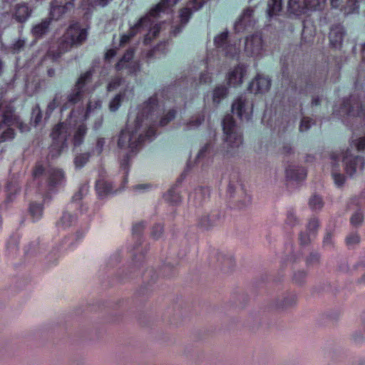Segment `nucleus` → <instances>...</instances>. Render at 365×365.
<instances>
[{
    "mask_svg": "<svg viewBox=\"0 0 365 365\" xmlns=\"http://www.w3.org/2000/svg\"><path fill=\"white\" fill-rule=\"evenodd\" d=\"M157 106L155 96L150 97L141 106L133 123L128 124L126 128L120 132L118 141L119 148L130 149L134 152L145 138L150 139L155 135L154 111Z\"/></svg>",
    "mask_w": 365,
    "mask_h": 365,
    "instance_id": "f257e3e1",
    "label": "nucleus"
},
{
    "mask_svg": "<svg viewBox=\"0 0 365 365\" xmlns=\"http://www.w3.org/2000/svg\"><path fill=\"white\" fill-rule=\"evenodd\" d=\"M222 128L224 133L223 155L228 158L238 155L243 144V137L232 115L225 116L222 120Z\"/></svg>",
    "mask_w": 365,
    "mask_h": 365,
    "instance_id": "f03ea898",
    "label": "nucleus"
},
{
    "mask_svg": "<svg viewBox=\"0 0 365 365\" xmlns=\"http://www.w3.org/2000/svg\"><path fill=\"white\" fill-rule=\"evenodd\" d=\"M87 38V29L81 27L79 22L72 21L59 41L58 52L56 57H59L61 53L70 51L73 47L82 45Z\"/></svg>",
    "mask_w": 365,
    "mask_h": 365,
    "instance_id": "7ed1b4c3",
    "label": "nucleus"
},
{
    "mask_svg": "<svg viewBox=\"0 0 365 365\" xmlns=\"http://www.w3.org/2000/svg\"><path fill=\"white\" fill-rule=\"evenodd\" d=\"M71 130L66 122L57 124L51 132L52 143L50 148L51 158L58 156L68 147Z\"/></svg>",
    "mask_w": 365,
    "mask_h": 365,
    "instance_id": "20e7f679",
    "label": "nucleus"
},
{
    "mask_svg": "<svg viewBox=\"0 0 365 365\" xmlns=\"http://www.w3.org/2000/svg\"><path fill=\"white\" fill-rule=\"evenodd\" d=\"M351 152V150L347 149L341 157L346 173L351 177L361 173L365 168L364 158L355 155Z\"/></svg>",
    "mask_w": 365,
    "mask_h": 365,
    "instance_id": "39448f33",
    "label": "nucleus"
},
{
    "mask_svg": "<svg viewBox=\"0 0 365 365\" xmlns=\"http://www.w3.org/2000/svg\"><path fill=\"white\" fill-rule=\"evenodd\" d=\"M232 110L241 120H248L252 115V103L246 97L241 96L232 103Z\"/></svg>",
    "mask_w": 365,
    "mask_h": 365,
    "instance_id": "423d86ee",
    "label": "nucleus"
},
{
    "mask_svg": "<svg viewBox=\"0 0 365 365\" xmlns=\"http://www.w3.org/2000/svg\"><path fill=\"white\" fill-rule=\"evenodd\" d=\"M92 73L88 71L78 79L74 88L68 96V103L72 105L79 102L83 97V88L91 81Z\"/></svg>",
    "mask_w": 365,
    "mask_h": 365,
    "instance_id": "0eeeda50",
    "label": "nucleus"
},
{
    "mask_svg": "<svg viewBox=\"0 0 365 365\" xmlns=\"http://www.w3.org/2000/svg\"><path fill=\"white\" fill-rule=\"evenodd\" d=\"M341 109L342 113H345L348 115L365 118V104L354 96H351L350 99L345 101Z\"/></svg>",
    "mask_w": 365,
    "mask_h": 365,
    "instance_id": "6e6552de",
    "label": "nucleus"
},
{
    "mask_svg": "<svg viewBox=\"0 0 365 365\" xmlns=\"http://www.w3.org/2000/svg\"><path fill=\"white\" fill-rule=\"evenodd\" d=\"M264 50V41L260 34L256 33L247 37L245 43V51L250 56H257Z\"/></svg>",
    "mask_w": 365,
    "mask_h": 365,
    "instance_id": "1a4fd4ad",
    "label": "nucleus"
},
{
    "mask_svg": "<svg viewBox=\"0 0 365 365\" xmlns=\"http://www.w3.org/2000/svg\"><path fill=\"white\" fill-rule=\"evenodd\" d=\"M75 4L73 0H70L64 4H59L58 1H54L50 4L49 16L51 21H58L63 15L73 9Z\"/></svg>",
    "mask_w": 365,
    "mask_h": 365,
    "instance_id": "9d476101",
    "label": "nucleus"
},
{
    "mask_svg": "<svg viewBox=\"0 0 365 365\" xmlns=\"http://www.w3.org/2000/svg\"><path fill=\"white\" fill-rule=\"evenodd\" d=\"M46 178L48 190L51 191L63 185L66 181L63 171L55 168L46 170Z\"/></svg>",
    "mask_w": 365,
    "mask_h": 365,
    "instance_id": "9b49d317",
    "label": "nucleus"
},
{
    "mask_svg": "<svg viewBox=\"0 0 365 365\" xmlns=\"http://www.w3.org/2000/svg\"><path fill=\"white\" fill-rule=\"evenodd\" d=\"M33 9L26 2L15 4L11 10L12 17L19 23L26 22L31 16Z\"/></svg>",
    "mask_w": 365,
    "mask_h": 365,
    "instance_id": "f8f14e48",
    "label": "nucleus"
},
{
    "mask_svg": "<svg viewBox=\"0 0 365 365\" xmlns=\"http://www.w3.org/2000/svg\"><path fill=\"white\" fill-rule=\"evenodd\" d=\"M6 125L17 127L22 133L29 130V127L21 122L19 119L13 114L11 108L5 110L3 113V120L0 122V129L4 128Z\"/></svg>",
    "mask_w": 365,
    "mask_h": 365,
    "instance_id": "ddd939ff",
    "label": "nucleus"
},
{
    "mask_svg": "<svg viewBox=\"0 0 365 365\" xmlns=\"http://www.w3.org/2000/svg\"><path fill=\"white\" fill-rule=\"evenodd\" d=\"M206 0H190L187 6L180 10V18L182 24H186L193 12L200 9Z\"/></svg>",
    "mask_w": 365,
    "mask_h": 365,
    "instance_id": "4468645a",
    "label": "nucleus"
},
{
    "mask_svg": "<svg viewBox=\"0 0 365 365\" xmlns=\"http://www.w3.org/2000/svg\"><path fill=\"white\" fill-rule=\"evenodd\" d=\"M271 86V81L268 77L258 75L249 86L251 93H258L267 92Z\"/></svg>",
    "mask_w": 365,
    "mask_h": 365,
    "instance_id": "2eb2a0df",
    "label": "nucleus"
},
{
    "mask_svg": "<svg viewBox=\"0 0 365 365\" xmlns=\"http://www.w3.org/2000/svg\"><path fill=\"white\" fill-rule=\"evenodd\" d=\"M296 303L297 296L294 294H287L275 299L272 306L275 309L282 311L293 307Z\"/></svg>",
    "mask_w": 365,
    "mask_h": 365,
    "instance_id": "dca6fc26",
    "label": "nucleus"
},
{
    "mask_svg": "<svg viewBox=\"0 0 365 365\" xmlns=\"http://www.w3.org/2000/svg\"><path fill=\"white\" fill-rule=\"evenodd\" d=\"M319 223L316 218H314L308 223L309 234L302 232L299 235V242L302 245H307L312 240L317 238Z\"/></svg>",
    "mask_w": 365,
    "mask_h": 365,
    "instance_id": "f3484780",
    "label": "nucleus"
},
{
    "mask_svg": "<svg viewBox=\"0 0 365 365\" xmlns=\"http://www.w3.org/2000/svg\"><path fill=\"white\" fill-rule=\"evenodd\" d=\"M150 25V21L148 16H143L132 27L127 34H123L120 38V45L128 43L138 32L141 31V27Z\"/></svg>",
    "mask_w": 365,
    "mask_h": 365,
    "instance_id": "a211bd4d",
    "label": "nucleus"
},
{
    "mask_svg": "<svg viewBox=\"0 0 365 365\" xmlns=\"http://www.w3.org/2000/svg\"><path fill=\"white\" fill-rule=\"evenodd\" d=\"M344 34L345 31L342 26L336 25L332 26L329 33V41L331 45L336 48H340Z\"/></svg>",
    "mask_w": 365,
    "mask_h": 365,
    "instance_id": "6ab92c4d",
    "label": "nucleus"
},
{
    "mask_svg": "<svg viewBox=\"0 0 365 365\" xmlns=\"http://www.w3.org/2000/svg\"><path fill=\"white\" fill-rule=\"evenodd\" d=\"M210 196V190L207 187H197L189 195V201L195 205H200Z\"/></svg>",
    "mask_w": 365,
    "mask_h": 365,
    "instance_id": "aec40b11",
    "label": "nucleus"
},
{
    "mask_svg": "<svg viewBox=\"0 0 365 365\" xmlns=\"http://www.w3.org/2000/svg\"><path fill=\"white\" fill-rule=\"evenodd\" d=\"M246 68L243 65H240L233 68L228 73V83L230 85L237 86L242 83V78L246 73Z\"/></svg>",
    "mask_w": 365,
    "mask_h": 365,
    "instance_id": "412c9836",
    "label": "nucleus"
},
{
    "mask_svg": "<svg viewBox=\"0 0 365 365\" xmlns=\"http://www.w3.org/2000/svg\"><path fill=\"white\" fill-rule=\"evenodd\" d=\"M221 214L215 211L202 216L200 220L199 224L202 228L208 230L217 225L221 220Z\"/></svg>",
    "mask_w": 365,
    "mask_h": 365,
    "instance_id": "4be33fe9",
    "label": "nucleus"
},
{
    "mask_svg": "<svg viewBox=\"0 0 365 365\" xmlns=\"http://www.w3.org/2000/svg\"><path fill=\"white\" fill-rule=\"evenodd\" d=\"M306 175V170L302 167L290 165L286 169V177L290 180H302L305 178Z\"/></svg>",
    "mask_w": 365,
    "mask_h": 365,
    "instance_id": "5701e85b",
    "label": "nucleus"
},
{
    "mask_svg": "<svg viewBox=\"0 0 365 365\" xmlns=\"http://www.w3.org/2000/svg\"><path fill=\"white\" fill-rule=\"evenodd\" d=\"M51 19L45 18L40 23L34 25L31 29L32 34L36 38H41L48 33L51 24Z\"/></svg>",
    "mask_w": 365,
    "mask_h": 365,
    "instance_id": "b1692460",
    "label": "nucleus"
},
{
    "mask_svg": "<svg viewBox=\"0 0 365 365\" xmlns=\"http://www.w3.org/2000/svg\"><path fill=\"white\" fill-rule=\"evenodd\" d=\"M180 0H161L150 11L152 16H158L161 12H165L176 5Z\"/></svg>",
    "mask_w": 365,
    "mask_h": 365,
    "instance_id": "393cba45",
    "label": "nucleus"
},
{
    "mask_svg": "<svg viewBox=\"0 0 365 365\" xmlns=\"http://www.w3.org/2000/svg\"><path fill=\"white\" fill-rule=\"evenodd\" d=\"M288 10L290 13L297 16L307 14L305 0H289Z\"/></svg>",
    "mask_w": 365,
    "mask_h": 365,
    "instance_id": "a878e982",
    "label": "nucleus"
},
{
    "mask_svg": "<svg viewBox=\"0 0 365 365\" xmlns=\"http://www.w3.org/2000/svg\"><path fill=\"white\" fill-rule=\"evenodd\" d=\"M145 16H148L150 21V25L145 26L144 25L143 27H141V31L148 29L149 32L145 36L144 42L145 43H148L149 41H151L152 38H155L158 36V33L160 32V26L158 24H155L153 26V24H154L153 21L150 19V16L155 17L156 16H152L149 13L148 15H146Z\"/></svg>",
    "mask_w": 365,
    "mask_h": 365,
    "instance_id": "bb28decb",
    "label": "nucleus"
},
{
    "mask_svg": "<svg viewBox=\"0 0 365 365\" xmlns=\"http://www.w3.org/2000/svg\"><path fill=\"white\" fill-rule=\"evenodd\" d=\"M76 222V216L69 212H63L61 220L57 222V226L60 229L66 230L73 225Z\"/></svg>",
    "mask_w": 365,
    "mask_h": 365,
    "instance_id": "cd10ccee",
    "label": "nucleus"
},
{
    "mask_svg": "<svg viewBox=\"0 0 365 365\" xmlns=\"http://www.w3.org/2000/svg\"><path fill=\"white\" fill-rule=\"evenodd\" d=\"M87 128L84 123H81L74 133L73 143L74 147L79 146L83 142L84 136L86 133Z\"/></svg>",
    "mask_w": 365,
    "mask_h": 365,
    "instance_id": "c85d7f7f",
    "label": "nucleus"
},
{
    "mask_svg": "<svg viewBox=\"0 0 365 365\" xmlns=\"http://www.w3.org/2000/svg\"><path fill=\"white\" fill-rule=\"evenodd\" d=\"M282 0H269L267 4V14L272 17L282 10Z\"/></svg>",
    "mask_w": 365,
    "mask_h": 365,
    "instance_id": "c756f323",
    "label": "nucleus"
},
{
    "mask_svg": "<svg viewBox=\"0 0 365 365\" xmlns=\"http://www.w3.org/2000/svg\"><path fill=\"white\" fill-rule=\"evenodd\" d=\"M133 58V51L132 49L128 50L122 58L116 64V69L120 71L123 68H129L130 61Z\"/></svg>",
    "mask_w": 365,
    "mask_h": 365,
    "instance_id": "7c9ffc66",
    "label": "nucleus"
},
{
    "mask_svg": "<svg viewBox=\"0 0 365 365\" xmlns=\"http://www.w3.org/2000/svg\"><path fill=\"white\" fill-rule=\"evenodd\" d=\"M96 190L101 195L113 192V184L109 182L99 180L96 183Z\"/></svg>",
    "mask_w": 365,
    "mask_h": 365,
    "instance_id": "2f4dec72",
    "label": "nucleus"
},
{
    "mask_svg": "<svg viewBox=\"0 0 365 365\" xmlns=\"http://www.w3.org/2000/svg\"><path fill=\"white\" fill-rule=\"evenodd\" d=\"M254 9L250 7L244 9L237 21L236 22V26L238 25L246 26L247 22L250 21V19L252 17Z\"/></svg>",
    "mask_w": 365,
    "mask_h": 365,
    "instance_id": "473e14b6",
    "label": "nucleus"
},
{
    "mask_svg": "<svg viewBox=\"0 0 365 365\" xmlns=\"http://www.w3.org/2000/svg\"><path fill=\"white\" fill-rule=\"evenodd\" d=\"M11 126L6 125L4 128L0 129V131L2 130V133L0 135V143L12 140L14 138L15 133Z\"/></svg>",
    "mask_w": 365,
    "mask_h": 365,
    "instance_id": "72a5a7b5",
    "label": "nucleus"
},
{
    "mask_svg": "<svg viewBox=\"0 0 365 365\" xmlns=\"http://www.w3.org/2000/svg\"><path fill=\"white\" fill-rule=\"evenodd\" d=\"M205 117L203 115H197L196 116L192 117L189 122H187L185 125V130H189L192 129H195L199 127L202 123L204 121Z\"/></svg>",
    "mask_w": 365,
    "mask_h": 365,
    "instance_id": "f704fd0d",
    "label": "nucleus"
},
{
    "mask_svg": "<svg viewBox=\"0 0 365 365\" xmlns=\"http://www.w3.org/2000/svg\"><path fill=\"white\" fill-rule=\"evenodd\" d=\"M165 199L172 205H178L181 202V197L178 192H177L174 188L168 190L167 194L165 195Z\"/></svg>",
    "mask_w": 365,
    "mask_h": 365,
    "instance_id": "c9c22d12",
    "label": "nucleus"
},
{
    "mask_svg": "<svg viewBox=\"0 0 365 365\" xmlns=\"http://www.w3.org/2000/svg\"><path fill=\"white\" fill-rule=\"evenodd\" d=\"M29 212L35 220H38L43 213V206L41 204L31 203L29 207Z\"/></svg>",
    "mask_w": 365,
    "mask_h": 365,
    "instance_id": "e433bc0d",
    "label": "nucleus"
},
{
    "mask_svg": "<svg viewBox=\"0 0 365 365\" xmlns=\"http://www.w3.org/2000/svg\"><path fill=\"white\" fill-rule=\"evenodd\" d=\"M124 98V94H117L110 102L109 109L112 112L116 111L120 106L121 101Z\"/></svg>",
    "mask_w": 365,
    "mask_h": 365,
    "instance_id": "4c0bfd02",
    "label": "nucleus"
},
{
    "mask_svg": "<svg viewBox=\"0 0 365 365\" xmlns=\"http://www.w3.org/2000/svg\"><path fill=\"white\" fill-rule=\"evenodd\" d=\"M228 37L227 31L222 32L220 35L215 38L214 42L217 47L223 48L226 46L227 39Z\"/></svg>",
    "mask_w": 365,
    "mask_h": 365,
    "instance_id": "58836bf2",
    "label": "nucleus"
},
{
    "mask_svg": "<svg viewBox=\"0 0 365 365\" xmlns=\"http://www.w3.org/2000/svg\"><path fill=\"white\" fill-rule=\"evenodd\" d=\"M90 155L88 153H82L77 155L74 159V164L76 168H81L83 167L88 161Z\"/></svg>",
    "mask_w": 365,
    "mask_h": 365,
    "instance_id": "ea45409f",
    "label": "nucleus"
},
{
    "mask_svg": "<svg viewBox=\"0 0 365 365\" xmlns=\"http://www.w3.org/2000/svg\"><path fill=\"white\" fill-rule=\"evenodd\" d=\"M42 113L39 106H36L32 110L31 122L36 126L41 120Z\"/></svg>",
    "mask_w": 365,
    "mask_h": 365,
    "instance_id": "a19ab883",
    "label": "nucleus"
},
{
    "mask_svg": "<svg viewBox=\"0 0 365 365\" xmlns=\"http://www.w3.org/2000/svg\"><path fill=\"white\" fill-rule=\"evenodd\" d=\"M46 171L41 163H36L35 165L32 175L34 180H37L40 177L44 175L46 177Z\"/></svg>",
    "mask_w": 365,
    "mask_h": 365,
    "instance_id": "79ce46f5",
    "label": "nucleus"
},
{
    "mask_svg": "<svg viewBox=\"0 0 365 365\" xmlns=\"http://www.w3.org/2000/svg\"><path fill=\"white\" fill-rule=\"evenodd\" d=\"M227 94V88L224 86H220L215 89L213 93V101L219 103L220 99Z\"/></svg>",
    "mask_w": 365,
    "mask_h": 365,
    "instance_id": "37998d69",
    "label": "nucleus"
},
{
    "mask_svg": "<svg viewBox=\"0 0 365 365\" xmlns=\"http://www.w3.org/2000/svg\"><path fill=\"white\" fill-rule=\"evenodd\" d=\"M6 189H7V191H8V197H7L8 200H12V197L15 194L19 192V190H20L19 186L17 184L14 183L12 182H9L7 184Z\"/></svg>",
    "mask_w": 365,
    "mask_h": 365,
    "instance_id": "c03bdc74",
    "label": "nucleus"
},
{
    "mask_svg": "<svg viewBox=\"0 0 365 365\" xmlns=\"http://www.w3.org/2000/svg\"><path fill=\"white\" fill-rule=\"evenodd\" d=\"M176 115V110L174 109L170 110L163 117L161 118L159 124L161 126L166 125L170 121H171Z\"/></svg>",
    "mask_w": 365,
    "mask_h": 365,
    "instance_id": "a18cd8bd",
    "label": "nucleus"
},
{
    "mask_svg": "<svg viewBox=\"0 0 365 365\" xmlns=\"http://www.w3.org/2000/svg\"><path fill=\"white\" fill-rule=\"evenodd\" d=\"M88 192V185L87 184L82 185L78 191L73 196V200L78 201L80 200L87 195Z\"/></svg>",
    "mask_w": 365,
    "mask_h": 365,
    "instance_id": "49530a36",
    "label": "nucleus"
},
{
    "mask_svg": "<svg viewBox=\"0 0 365 365\" xmlns=\"http://www.w3.org/2000/svg\"><path fill=\"white\" fill-rule=\"evenodd\" d=\"M364 220V215L360 210L356 211L351 217V223L354 226L360 225Z\"/></svg>",
    "mask_w": 365,
    "mask_h": 365,
    "instance_id": "de8ad7c7",
    "label": "nucleus"
},
{
    "mask_svg": "<svg viewBox=\"0 0 365 365\" xmlns=\"http://www.w3.org/2000/svg\"><path fill=\"white\" fill-rule=\"evenodd\" d=\"M216 257L217 260L219 261L220 264L222 266H228L232 264V259L230 257H227L225 254L222 252H217Z\"/></svg>",
    "mask_w": 365,
    "mask_h": 365,
    "instance_id": "09e8293b",
    "label": "nucleus"
},
{
    "mask_svg": "<svg viewBox=\"0 0 365 365\" xmlns=\"http://www.w3.org/2000/svg\"><path fill=\"white\" fill-rule=\"evenodd\" d=\"M319 6V0H305L307 13L317 11Z\"/></svg>",
    "mask_w": 365,
    "mask_h": 365,
    "instance_id": "8fccbe9b",
    "label": "nucleus"
},
{
    "mask_svg": "<svg viewBox=\"0 0 365 365\" xmlns=\"http://www.w3.org/2000/svg\"><path fill=\"white\" fill-rule=\"evenodd\" d=\"M314 124V123L313 122V120L311 118L304 117L302 118V120L301 121V124L299 125V130L301 132L307 131Z\"/></svg>",
    "mask_w": 365,
    "mask_h": 365,
    "instance_id": "3c124183",
    "label": "nucleus"
},
{
    "mask_svg": "<svg viewBox=\"0 0 365 365\" xmlns=\"http://www.w3.org/2000/svg\"><path fill=\"white\" fill-rule=\"evenodd\" d=\"M360 238L357 233H351L346 238V243L348 246H354L359 242Z\"/></svg>",
    "mask_w": 365,
    "mask_h": 365,
    "instance_id": "603ef678",
    "label": "nucleus"
},
{
    "mask_svg": "<svg viewBox=\"0 0 365 365\" xmlns=\"http://www.w3.org/2000/svg\"><path fill=\"white\" fill-rule=\"evenodd\" d=\"M298 222V219L295 212L292 210L288 211L287 214L286 223L290 226L295 225Z\"/></svg>",
    "mask_w": 365,
    "mask_h": 365,
    "instance_id": "864d4df0",
    "label": "nucleus"
},
{
    "mask_svg": "<svg viewBox=\"0 0 365 365\" xmlns=\"http://www.w3.org/2000/svg\"><path fill=\"white\" fill-rule=\"evenodd\" d=\"M309 206L312 210H317L319 206V197L314 194L309 200Z\"/></svg>",
    "mask_w": 365,
    "mask_h": 365,
    "instance_id": "5fc2aeb1",
    "label": "nucleus"
},
{
    "mask_svg": "<svg viewBox=\"0 0 365 365\" xmlns=\"http://www.w3.org/2000/svg\"><path fill=\"white\" fill-rule=\"evenodd\" d=\"M332 177L334 181V183L338 187H340L344 185L345 182V177L344 175L337 173L336 172L332 173Z\"/></svg>",
    "mask_w": 365,
    "mask_h": 365,
    "instance_id": "6e6d98bb",
    "label": "nucleus"
},
{
    "mask_svg": "<svg viewBox=\"0 0 365 365\" xmlns=\"http://www.w3.org/2000/svg\"><path fill=\"white\" fill-rule=\"evenodd\" d=\"M122 78L115 77L108 83L107 89L108 91L116 89L121 84Z\"/></svg>",
    "mask_w": 365,
    "mask_h": 365,
    "instance_id": "4d7b16f0",
    "label": "nucleus"
},
{
    "mask_svg": "<svg viewBox=\"0 0 365 365\" xmlns=\"http://www.w3.org/2000/svg\"><path fill=\"white\" fill-rule=\"evenodd\" d=\"M356 148L357 150H365V135L362 138H359L356 141H353L352 147Z\"/></svg>",
    "mask_w": 365,
    "mask_h": 365,
    "instance_id": "13d9d810",
    "label": "nucleus"
},
{
    "mask_svg": "<svg viewBox=\"0 0 365 365\" xmlns=\"http://www.w3.org/2000/svg\"><path fill=\"white\" fill-rule=\"evenodd\" d=\"M58 96L56 95L52 101H51L47 106V113H51L58 106Z\"/></svg>",
    "mask_w": 365,
    "mask_h": 365,
    "instance_id": "bf43d9fd",
    "label": "nucleus"
},
{
    "mask_svg": "<svg viewBox=\"0 0 365 365\" xmlns=\"http://www.w3.org/2000/svg\"><path fill=\"white\" fill-rule=\"evenodd\" d=\"M163 233V226L160 224H157L153 227V230L151 232L152 236L158 239L160 237Z\"/></svg>",
    "mask_w": 365,
    "mask_h": 365,
    "instance_id": "052dcab7",
    "label": "nucleus"
},
{
    "mask_svg": "<svg viewBox=\"0 0 365 365\" xmlns=\"http://www.w3.org/2000/svg\"><path fill=\"white\" fill-rule=\"evenodd\" d=\"M144 228L143 222L136 223L133 227V232L135 235H139Z\"/></svg>",
    "mask_w": 365,
    "mask_h": 365,
    "instance_id": "680f3d73",
    "label": "nucleus"
},
{
    "mask_svg": "<svg viewBox=\"0 0 365 365\" xmlns=\"http://www.w3.org/2000/svg\"><path fill=\"white\" fill-rule=\"evenodd\" d=\"M318 262V255L317 253H311L310 255L307 259V263L308 264H312Z\"/></svg>",
    "mask_w": 365,
    "mask_h": 365,
    "instance_id": "e2e57ef3",
    "label": "nucleus"
},
{
    "mask_svg": "<svg viewBox=\"0 0 365 365\" xmlns=\"http://www.w3.org/2000/svg\"><path fill=\"white\" fill-rule=\"evenodd\" d=\"M251 202V197L249 195H245L243 200L238 205L239 208H243L249 205Z\"/></svg>",
    "mask_w": 365,
    "mask_h": 365,
    "instance_id": "0e129e2a",
    "label": "nucleus"
},
{
    "mask_svg": "<svg viewBox=\"0 0 365 365\" xmlns=\"http://www.w3.org/2000/svg\"><path fill=\"white\" fill-rule=\"evenodd\" d=\"M105 139L104 138H98L96 143V149L98 152L101 153L103 150V146L105 145Z\"/></svg>",
    "mask_w": 365,
    "mask_h": 365,
    "instance_id": "69168bd1",
    "label": "nucleus"
},
{
    "mask_svg": "<svg viewBox=\"0 0 365 365\" xmlns=\"http://www.w3.org/2000/svg\"><path fill=\"white\" fill-rule=\"evenodd\" d=\"M200 81L201 83H209L211 81V77L207 73H202L200 78Z\"/></svg>",
    "mask_w": 365,
    "mask_h": 365,
    "instance_id": "338daca9",
    "label": "nucleus"
},
{
    "mask_svg": "<svg viewBox=\"0 0 365 365\" xmlns=\"http://www.w3.org/2000/svg\"><path fill=\"white\" fill-rule=\"evenodd\" d=\"M235 190V185L230 183L227 187V194L230 195V197H232L233 193Z\"/></svg>",
    "mask_w": 365,
    "mask_h": 365,
    "instance_id": "774afa93",
    "label": "nucleus"
}]
</instances>
